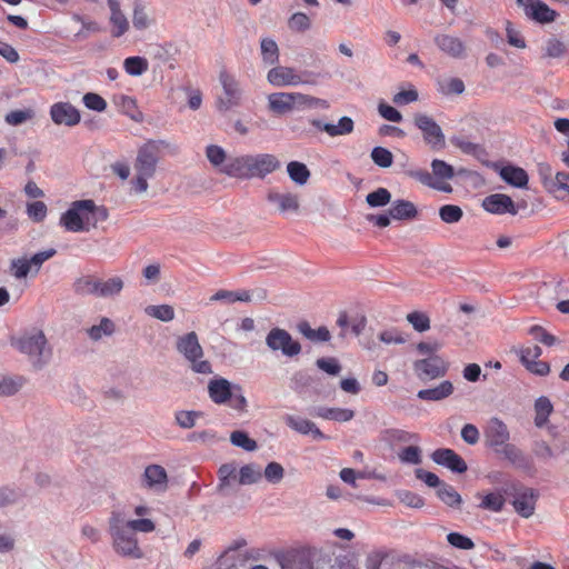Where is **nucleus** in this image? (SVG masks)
<instances>
[{"label":"nucleus","instance_id":"2f4dec72","mask_svg":"<svg viewBox=\"0 0 569 569\" xmlns=\"http://www.w3.org/2000/svg\"><path fill=\"white\" fill-rule=\"evenodd\" d=\"M396 220H411L418 216L416 206L409 200H396L389 211Z\"/></svg>","mask_w":569,"mask_h":569},{"label":"nucleus","instance_id":"f3484780","mask_svg":"<svg viewBox=\"0 0 569 569\" xmlns=\"http://www.w3.org/2000/svg\"><path fill=\"white\" fill-rule=\"evenodd\" d=\"M482 208L493 214H517L518 212L513 200L505 193H493L486 197L482 201Z\"/></svg>","mask_w":569,"mask_h":569},{"label":"nucleus","instance_id":"423d86ee","mask_svg":"<svg viewBox=\"0 0 569 569\" xmlns=\"http://www.w3.org/2000/svg\"><path fill=\"white\" fill-rule=\"evenodd\" d=\"M13 345L22 353L28 355L34 359L33 365L40 368L50 357L51 351L47 348V339L41 330H34L30 333L23 335Z\"/></svg>","mask_w":569,"mask_h":569},{"label":"nucleus","instance_id":"680f3d73","mask_svg":"<svg viewBox=\"0 0 569 569\" xmlns=\"http://www.w3.org/2000/svg\"><path fill=\"white\" fill-rule=\"evenodd\" d=\"M529 333L536 341L548 347L555 346L558 342V339L553 335H551L545 328L538 325L532 326L529 329Z\"/></svg>","mask_w":569,"mask_h":569},{"label":"nucleus","instance_id":"603ef678","mask_svg":"<svg viewBox=\"0 0 569 569\" xmlns=\"http://www.w3.org/2000/svg\"><path fill=\"white\" fill-rule=\"evenodd\" d=\"M407 321L418 332H425L430 329V318L422 311H412L407 315Z\"/></svg>","mask_w":569,"mask_h":569},{"label":"nucleus","instance_id":"09e8293b","mask_svg":"<svg viewBox=\"0 0 569 569\" xmlns=\"http://www.w3.org/2000/svg\"><path fill=\"white\" fill-rule=\"evenodd\" d=\"M148 61L142 57H128L123 62L126 72L130 76H141L148 70Z\"/></svg>","mask_w":569,"mask_h":569},{"label":"nucleus","instance_id":"473e14b6","mask_svg":"<svg viewBox=\"0 0 569 569\" xmlns=\"http://www.w3.org/2000/svg\"><path fill=\"white\" fill-rule=\"evenodd\" d=\"M112 102L122 113L127 114L133 120H138L141 112L138 110L137 101L134 98L118 93L112 97Z\"/></svg>","mask_w":569,"mask_h":569},{"label":"nucleus","instance_id":"393cba45","mask_svg":"<svg viewBox=\"0 0 569 569\" xmlns=\"http://www.w3.org/2000/svg\"><path fill=\"white\" fill-rule=\"evenodd\" d=\"M312 126L318 130L327 132L330 137L349 134L353 131V120L349 117L340 118L338 124L323 123L321 120H313Z\"/></svg>","mask_w":569,"mask_h":569},{"label":"nucleus","instance_id":"5701e85b","mask_svg":"<svg viewBox=\"0 0 569 569\" xmlns=\"http://www.w3.org/2000/svg\"><path fill=\"white\" fill-rule=\"evenodd\" d=\"M143 486L149 489L166 490L168 485V475L163 467L150 465L144 469L142 476Z\"/></svg>","mask_w":569,"mask_h":569},{"label":"nucleus","instance_id":"c03bdc74","mask_svg":"<svg viewBox=\"0 0 569 569\" xmlns=\"http://www.w3.org/2000/svg\"><path fill=\"white\" fill-rule=\"evenodd\" d=\"M505 497L500 492H490L482 497L479 507L483 510L500 512L505 506Z\"/></svg>","mask_w":569,"mask_h":569},{"label":"nucleus","instance_id":"9b49d317","mask_svg":"<svg viewBox=\"0 0 569 569\" xmlns=\"http://www.w3.org/2000/svg\"><path fill=\"white\" fill-rule=\"evenodd\" d=\"M219 81L223 89V96L217 101L218 109L220 111H228L238 107L241 103L242 92L234 76L223 69L219 73Z\"/></svg>","mask_w":569,"mask_h":569},{"label":"nucleus","instance_id":"b1692460","mask_svg":"<svg viewBox=\"0 0 569 569\" xmlns=\"http://www.w3.org/2000/svg\"><path fill=\"white\" fill-rule=\"evenodd\" d=\"M286 425L292 430L301 433V435H312L313 439L322 440L327 437L321 432V430L316 426L311 420L295 417L291 415H287L283 418Z\"/></svg>","mask_w":569,"mask_h":569},{"label":"nucleus","instance_id":"49530a36","mask_svg":"<svg viewBox=\"0 0 569 569\" xmlns=\"http://www.w3.org/2000/svg\"><path fill=\"white\" fill-rule=\"evenodd\" d=\"M87 332L92 340L97 341L103 336H111L114 332V323L109 318H102L99 325L90 327Z\"/></svg>","mask_w":569,"mask_h":569},{"label":"nucleus","instance_id":"e433bc0d","mask_svg":"<svg viewBox=\"0 0 569 569\" xmlns=\"http://www.w3.org/2000/svg\"><path fill=\"white\" fill-rule=\"evenodd\" d=\"M553 411V406L549 398L541 396L535 402V425L539 428L543 427Z\"/></svg>","mask_w":569,"mask_h":569},{"label":"nucleus","instance_id":"aec40b11","mask_svg":"<svg viewBox=\"0 0 569 569\" xmlns=\"http://www.w3.org/2000/svg\"><path fill=\"white\" fill-rule=\"evenodd\" d=\"M538 492L532 488H523L516 493L512 506L518 515L530 518L536 510Z\"/></svg>","mask_w":569,"mask_h":569},{"label":"nucleus","instance_id":"c85d7f7f","mask_svg":"<svg viewBox=\"0 0 569 569\" xmlns=\"http://www.w3.org/2000/svg\"><path fill=\"white\" fill-rule=\"evenodd\" d=\"M108 6L111 11L110 22L113 26L112 36L121 37L129 28V22L120 10V4L117 0H108Z\"/></svg>","mask_w":569,"mask_h":569},{"label":"nucleus","instance_id":"f03ea898","mask_svg":"<svg viewBox=\"0 0 569 569\" xmlns=\"http://www.w3.org/2000/svg\"><path fill=\"white\" fill-rule=\"evenodd\" d=\"M109 532L112 538V547L118 555L133 559L142 558L143 552L138 545L136 535L126 527L119 512H112L109 519Z\"/></svg>","mask_w":569,"mask_h":569},{"label":"nucleus","instance_id":"39448f33","mask_svg":"<svg viewBox=\"0 0 569 569\" xmlns=\"http://www.w3.org/2000/svg\"><path fill=\"white\" fill-rule=\"evenodd\" d=\"M319 73L312 71H301L292 67L277 66L268 71L267 80L273 87H296L299 84L318 83Z\"/></svg>","mask_w":569,"mask_h":569},{"label":"nucleus","instance_id":"1a4fd4ad","mask_svg":"<svg viewBox=\"0 0 569 569\" xmlns=\"http://www.w3.org/2000/svg\"><path fill=\"white\" fill-rule=\"evenodd\" d=\"M415 126L421 131L425 142L433 150H440L446 146V138L440 126L428 114L416 113Z\"/></svg>","mask_w":569,"mask_h":569},{"label":"nucleus","instance_id":"9d476101","mask_svg":"<svg viewBox=\"0 0 569 569\" xmlns=\"http://www.w3.org/2000/svg\"><path fill=\"white\" fill-rule=\"evenodd\" d=\"M266 345L271 351H281L286 357L292 358L301 352V345L291 335L281 328H272L267 337Z\"/></svg>","mask_w":569,"mask_h":569},{"label":"nucleus","instance_id":"f8f14e48","mask_svg":"<svg viewBox=\"0 0 569 569\" xmlns=\"http://www.w3.org/2000/svg\"><path fill=\"white\" fill-rule=\"evenodd\" d=\"M485 443L495 452L500 451V447L507 445L510 440V432L507 425L499 418L492 417L488 420L485 429Z\"/></svg>","mask_w":569,"mask_h":569},{"label":"nucleus","instance_id":"4d7b16f0","mask_svg":"<svg viewBox=\"0 0 569 569\" xmlns=\"http://www.w3.org/2000/svg\"><path fill=\"white\" fill-rule=\"evenodd\" d=\"M206 156L209 162L219 170L228 160L226 151L217 144L208 146L206 149Z\"/></svg>","mask_w":569,"mask_h":569},{"label":"nucleus","instance_id":"69168bd1","mask_svg":"<svg viewBox=\"0 0 569 569\" xmlns=\"http://www.w3.org/2000/svg\"><path fill=\"white\" fill-rule=\"evenodd\" d=\"M439 90L442 94H461L465 91V83L459 78H450L439 82Z\"/></svg>","mask_w":569,"mask_h":569},{"label":"nucleus","instance_id":"4be33fe9","mask_svg":"<svg viewBox=\"0 0 569 569\" xmlns=\"http://www.w3.org/2000/svg\"><path fill=\"white\" fill-rule=\"evenodd\" d=\"M380 439L390 447H396L400 445L418 443L420 441V436L405 429L388 428L381 432Z\"/></svg>","mask_w":569,"mask_h":569},{"label":"nucleus","instance_id":"a211bd4d","mask_svg":"<svg viewBox=\"0 0 569 569\" xmlns=\"http://www.w3.org/2000/svg\"><path fill=\"white\" fill-rule=\"evenodd\" d=\"M435 43L445 54L455 58L461 59L466 57L467 47L465 42L451 34L440 33L435 37Z\"/></svg>","mask_w":569,"mask_h":569},{"label":"nucleus","instance_id":"ddd939ff","mask_svg":"<svg viewBox=\"0 0 569 569\" xmlns=\"http://www.w3.org/2000/svg\"><path fill=\"white\" fill-rule=\"evenodd\" d=\"M50 117L54 124L74 127L80 123V111L70 102H56L50 107Z\"/></svg>","mask_w":569,"mask_h":569},{"label":"nucleus","instance_id":"0e129e2a","mask_svg":"<svg viewBox=\"0 0 569 569\" xmlns=\"http://www.w3.org/2000/svg\"><path fill=\"white\" fill-rule=\"evenodd\" d=\"M82 102L86 108L97 112H103L107 109V101L98 93L88 92L82 97Z\"/></svg>","mask_w":569,"mask_h":569},{"label":"nucleus","instance_id":"f704fd0d","mask_svg":"<svg viewBox=\"0 0 569 569\" xmlns=\"http://www.w3.org/2000/svg\"><path fill=\"white\" fill-rule=\"evenodd\" d=\"M73 290L80 296L92 295L99 297V278L83 276L74 281Z\"/></svg>","mask_w":569,"mask_h":569},{"label":"nucleus","instance_id":"774afa93","mask_svg":"<svg viewBox=\"0 0 569 569\" xmlns=\"http://www.w3.org/2000/svg\"><path fill=\"white\" fill-rule=\"evenodd\" d=\"M264 478L271 483H279L284 476L283 467L276 461L269 462L263 471Z\"/></svg>","mask_w":569,"mask_h":569},{"label":"nucleus","instance_id":"7ed1b4c3","mask_svg":"<svg viewBox=\"0 0 569 569\" xmlns=\"http://www.w3.org/2000/svg\"><path fill=\"white\" fill-rule=\"evenodd\" d=\"M208 393L216 405L228 403L232 409L243 412L248 406L240 386H232L224 378L211 379L208 383Z\"/></svg>","mask_w":569,"mask_h":569},{"label":"nucleus","instance_id":"de8ad7c7","mask_svg":"<svg viewBox=\"0 0 569 569\" xmlns=\"http://www.w3.org/2000/svg\"><path fill=\"white\" fill-rule=\"evenodd\" d=\"M261 56L266 63L274 64L279 61V48L274 40L264 38L261 40Z\"/></svg>","mask_w":569,"mask_h":569},{"label":"nucleus","instance_id":"37998d69","mask_svg":"<svg viewBox=\"0 0 569 569\" xmlns=\"http://www.w3.org/2000/svg\"><path fill=\"white\" fill-rule=\"evenodd\" d=\"M287 171L292 181L298 184H305L310 178V171L307 166L299 161H291L287 166Z\"/></svg>","mask_w":569,"mask_h":569},{"label":"nucleus","instance_id":"a18cd8bd","mask_svg":"<svg viewBox=\"0 0 569 569\" xmlns=\"http://www.w3.org/2000/svg\"><path fill=\"white\" fill-rule=\"evenodd\" d=\"M437 495L442 502H445L446 505H448L450 507H458L461 503L460 495L457 492V490L452 486H450L448 483H442L438 488Z\"/></svg>","mask_w":569,"mask_h":569},{"label":"nucleus","instance_id":"2eb2a0df","mask_svg":"<svg viewBox=\"0 0 569 569\" xmlns=\"http://www.w3.org/2000/svg\"><path fill=\"white\" fill-rule=\"evenodd\" d=\"M413 369L419 378L436 379L442 377L447 371L445 360L439 356H430L429 358L417 360Z\"/></svg>","mask_w":569,"mask_h":569},{"label":"nucleus","instance_id":"5fc2aeb1","mask_svg":"<svg viewBox=\"0 0 569 569\" xmlns=\"http://www.w3.org/2000/svg\"><path fill=\"white\" fill-rule=\"evenodd\" d=\"M431 168L433 178L439 181L450 180L455 176L453 168L442 160L435 159L431 162Z\"/></svg>","mask_w":569,"mask_h":569},{"label":"nucleus","instance_id":"c756f323","mask_svg":"<svg viewBox=\"0 0 569 569\" xmlns=\"http://www.w3.org/2000/svg\"><path fill=\"white\" fill-rule=\"evenodd\" d=\"M453 392V385L449 380L440 382L437 387L422 389L418 392V398L426 401H439L446 399Z\"/></svg>","mask_w":569,"mask_h":569},{"label":"nucleus","instance_id":"338daca9","mask_svg":"<svg viewBox=\"0 0 569 569\" xmlns=\"http://www.w3.org/2000/svg\"><path fill=\"white\" fill-rule=\"evenodd\" d=\"M47 206L42 201L28 203L27 214L33 222H42L47 217Z\"/></svg>","mask_w":569,"mask_h":569},{"label":"nucleus","instance_id":"72a5a7b5","mask_svg":"<svg viewBox=\"0 0 569 569\" xmlns=\"http://www.w3.org/2000/svg\"><path fill=\"white\" fill-rule=\"evenodd\" d=\"M498 453L518 468H525L528 465L525 453L513 443L507 442V445L500 447Z\"/></svg>","mask_w":569,"mask_h":569},{"label":"nucleus","instance_id":"e2e57ef3","mask_svg":"<svg viewBox=\"0 0 569 569\" xmlns=\"http://www.w3.org/2000/svg\"><path fill=\"white\" fill-rule=\"evenodd\" d=\"M371 159L377 166L381 168H389L393 162V156L391 151L383 147H375L371 151Z\"/></svg>","mask_w":569,"mask_h":569},{"label":"nucleus","instance_id":"bf43d9fd","mask_svg":"<svg viewBox=\"0 0 569 569\" xmlns=\"http://www.w3.org/2000/svg\"><path fill=\"white\" fill-rule=\"evenodd\" d=\"M230 441L233 446L242 448L247 451H253L257 449L256 440L251 439L244 431H233L230 435Z\"/></svg>","mask_w":569,"mask_h":569},{"label":"nucleus","instance_id":"6e6552de","mask_svg":"<svg viewBox=\"0 0 569 569\" xmlns=\"http://www.w3.org/2000/svg\"><path fill=\"white\" fill-rule=\"evenodd\" d=\"M56 254L54 249H49L34 253L31 258L22 257L12 259L10 262L11 274L16 279H22L29 274H38L44 261L49 260Z\"/></svg>","mask_w":569,"mask_h":569},{"label":"nucleus","instance_id":"dca6fc26","mask_svg":"<svg viewBox=\"0 0 569 569\" xmlns=\"http://www.w3.org/2000/svg\"><path fill=\"white\" fill-rule=\"evenodd\" d=\"M251 156L229 157L227 162L220 168V172L231 178L249 179L252 178Z\"/></svg>","mask_w":569,"mask_h":569},{"label":"nucleus","instance_id":"412c9836","mask_svg":"<svg viewBox=\"0 0 569 569\" xmlns=\"http://www.w3.org/2000/svg\"><path fill=\"white\" fill-rule=\"evenodd\" d=\"M250 166L252 177L264 178L267 174L280 168V161L276 156L269 153H261L251 156Z\"/></svg>","mask_w":569,"mask_h":569},{"label":"nucleus","instance_id":"3c124183","mask_svg":"<svg viewBox=\"0 0 569 569\" xmlns=\"http://www.w3.org/2000/svg\"><path fill=\"white\" fill-rule=\"evenodd\" d=\"M439 217L446 223H457L463 217V211L459 206L445 204L439 209Z\"/></svg>","mask_w":569,"mask_h":569},{"label":"nucleus","instance_id":"20e7f679","mask_svg":"<svg viewBox=\"0 0 569 569\" xmlns=\"http://www.w3.org/2000/svg\"><path fill=\"white\" fill-rule=\"evenodd\" d=\"M176 347L186 360L190 362V367L194 372L201 375H210L212 372L211 363L208 360H202L203 349L194 331L178 337Z\"/></svg>","mask_w":569,"mask_h":569},{"label":"nucleus","instance_id":"052dcab7","mask_svg":"<svg viewBox=\"0 0 569 569\" xmlns=\"http://www.w3.org/2000/svg\"><path fill=\"white\" fill-rule=\"evenodd\" d=\"M288 27L295 32H305L311 27L310 18L305 12H295L288 19Z\"/></svg>","mask_w":569,"mask_h":569},{"label":"nucleus","instance_id":"c9c22d12","mask_svg":"<svg viewBox=\"0 0 569 569\" xmlns=\"http://www.w3.org/2000/svg\"><path fill=\"white\" fill-rule=\"evenodd\" d=\"M410 176L418 181H420L422 184L428 186L430 188H433L438 191L442 192H451L452 187L446 182V181H439L433 178V174L428 172L427 170H418L410 172Z\"/></svg>","mask_w":569,"mask_h":569},{"label":"nucleus","instance_id":"bb28decb","mask_svg":"<svg viewBox=\"0 0 569 569\" xmlns=\"http://www.w3.org/2000/svg\"><path fill=\"white\" fill-rule=\"evenodd\" d=\"M545 189L556 199L569 202V173L557 172Z\"/></svg>","mask_w":569,"mask_h":569},{"label":"nucleus","instance_id":"79ce46f5","mask_svg":"<svg viewBox=\"0 0 569 569\" xmlns=\"http://www.w3.org/2000/svg\"><path fill=\"white\" fill-rule=\"evenodd\" d=\"M262 478L261 467L257 463H249L240 468L238 482L239 485H253Z\"/></svg>","mask_w":569,"mask_h":569},{"label":"nucleus","instance_id":"cd10ccee","mask_svg":"<svg viewBox=\"0 0 569 569\" xmlns=\"http://www.w3.org/2000/svg\"><path fill=\"white\" fill-rule=\"evenodd\" d=\"M311 415L326 420L346 422L350 421L355 417V411L347 408L319 407L313 409Z\"/></svg>","mask_w":569,"mask_h":569},{"label":"nucleus","instance_id":"a878e982","mask_svg":"<svg viewBox=\"0 0 569 569\" xmlns=\"http://www.w3.org/2000/svg\"><path fill=\"white\" fill-rule=\"evenodd\" d=\"M267 200L277 204L280 212L298 211L299 209L298 196L291 192L280 193L271 190L267 194Z\"/></svg>","mask_w":569,"mask_h":569},{"label":"nucleus","instance_id":"ea45409f","mask_svg":"<svg viewBox=\"0 0 569 569\" xmlns=\"http://www.w3.org/2000/svg\"><path fill=\"white\" fill-rule=\"evenodd\" d=\"M210 301H226L228 303L237 301L249 302L251 301V293L248 290L230 291L221 289L211 296Z\"/></svg>","mask_w":569,"mask_h":569},{"label":"nucleus","instance_id":"8fccbe9b","mask_svg":"<svg viewBox=\"0 0 569 569\" xmlns=\"http://www.w3.org/2000/svg\"><path fill=\"white\" fill-rule=\"evenodd\" d=\"M144 311L148 316L164 322L174 318V310L169 305L148 306Z\"/></svg>","mask_w":569,"mask_h":569},{"label":"nucleus","instance_id":"0eeeda50","mask_svg":"<svg viewBox=\"0 0 569 569\" xmlns=\"http://www.w3.org/2000/svg\"><path fill=\"white\" fill-rule=\"evenodd\" d=\"M269 108L276 113L283 114L296 106H327L326 100L310 97L300 92H278L268 97Z\"/></svg>","mask_w":569,"mask_h":569},{"label":"nucleus","instance_id":"58836bf2","mask_svg":"<svg viewBox=\"0 0 569 569\" xmlns=\"http://www.w3.org/2000/svg\"><path fill=\"white\" fill-rule=\"evenodd\" d=\"M527 16L531 17L533 20L548 23L552 22L556 19V11L550 9L545 2L538 0L533 3L530 11H527Z\"/></svg>","mask_w":569,"mask_h":569},{"label":"nucleus","instance_id":"4c0bfd02","mask_svg":"<svg viewBox=\"0 0 569 569\" xmlns=\"http://www.w3.org/2000/svg\"><path fill=\"white\" fill-rule=\"evenodd\" d=\"M298 331L311 341H329L331 338L330 331L327 327H319L318 329H312L309 322L301 321L298 323Z\"/></svg>","mask_w":569,"mask_h":569},{"label":"nucleus","instance_id":"6ab92c4d","mask_svg":"<svg viewBox=\"0 0 569 569\" xmlns=\"http://www.w3.org/2000/svg\"><path fill=\"white\" fill-rule=\"evenodd\" d=\"M431 458L437 465L445 466L457 473H463L468 469L466 461L452 449H437L432 452Z\"/></svg>","mask_w":569,"mask_h":569},{"label":"nucleus","instance_id":"f257e3e1","mask_svg":"<svg viewBox=\"0 0 569 569\" xmlns=\"http://www.w3.org/2000/svg\"><path fill=\"white\" fill-rule=\"evenodd\" d=\"M108 218L107 210L98 208L93 200L73 201L60 217V226L69 232H86L96 228L98 221Z\"/></svg>","mask_w":569,"mask_h":569},{"label":"nucleus","instance_id":"4468645a","mask_svg":"<svg viewBox=\"0 0 569 569\" xmlns=\"http://www.w3.org/2000/svg\"><path fill=\"white\" fill-rule=\"evenodd\" d=\"M158 162V147L154 142L142 146L137 156L134 168L138 173L152 177Z\"/></svg>","mask_w":569,"mask_h":569},{"label":"nucleus","instance_id":"13d9d810","mask_svg":"<svg viewBox=\"0 0 569 569\" xmlns=\"http://www.w3.org/2000/svg\"><path fill=\"white\" fill-rule=\"evenodd\" d=\"M398 457L403 463L419 465L421 462V449L417 443H410L398 452Z\"/></svg>","mask_w":569,"mask_h":569},{"label":"nucleus","instance_id":"a19ab883","mask_svg":"<svg viewBox=\"0 0 569 569\" xmlns=\"http://www.w3.org/2000/svg\"><path fill=\"white\" fill-rule=\"evenodd\" d=\"M124 287L121 277H112L107 280L99 279V297L108 298L119 295Z\"/></svg>","mask_w":569,"mask_h":569},{"label":"nucleus","instance_id":"7c9ffc66","mask_svg":"<svg viewBox=\"0 0 569 569\" xmlns=\"http://www.w3.org/2000/svg\"><path fill=\"white\" fill-rule=\"evenodd\" d=\"M500 177L507 183L517 188H523L528 183L527 172L522 168L515 166H505L503 168H501Z\"/></svg>","mask_w":569,"mask_h":569},{"label":"nucleus","instance_id":"6e6d98bb","mask_svg":"<svg viewBox=\"0 0 569 569\" xmlns=\"http://www.w3.org/2000/svg\"><path fill=\"white\" fill-rule=\"evenodd\" d=\"M202 417V412L194 410H181L176 412V422L180 428L190 429L196 426L197 419Z\"/></svg>","mask_w":569,"mask_h":569},{"label":"nucleus","instance_id":"864d4df0","mask_svg":"<svg viewBox=\"0 0 569 569\" xmlns=\"http://www.w3.org/2000/svg\"><path fill=\"white\" fill-rule=\"evenodd\" d=\"M390 200H391L390 191L382 187L368 193L366 197L367 203L372 208L383 207V206L388 204L390 202Z\"/></svg>","mask_w":569,"mask_h":569}]
</instances>
